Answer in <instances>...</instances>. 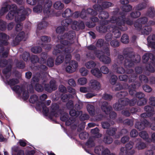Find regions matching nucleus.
Returning a JSON list of instances; mask_svg holds the SVG:
<instances>
[{
  "label": "nucleus",
  "instance_id": "bf43d9fd",
  "mask_svg": "<svg viewBox=\"0 0 155 155\" xmlns=\"http://www.w3.org/2000/svg\"><path fill=\"white\" fill-rule=\"evenodd\" d=\"M47 23L45 21H43L40 23L38 25V28L41 29L47 26Z\"/></svg>",
  "mask_w": 155,
  "mask_h": 155
},
{
  "label": "nucleus",
  "instance_id": "473e14b6",
  "mask_svg": "<svg viewBox=\"0 0 155 155\" xmlns=\"http://www.w3.org/2000/svg\"><path fill=\"white\" fill-rule=\"evenodd\" d=\"M87 109L89 114L91 115H93L94 113V107L91 105L88 104L87 105Z\"/></svg>",
  "mask_w": 155,
  "mask_h": 155
},
{
  "label": "nucleus",
  "instance_id": "f3484780",
  "mask_svg": "<svg viewBox=\"0 0 155 155\" xmlns=\"http://www.w3.org/2000/svg\"><path fill=\"white\" fill-rule=\"evenodd\" d=\"M144 109L147 114L146 113L142 114L141 115V117H147L150 116L155 113V111L153 109L149 106L145 107Z\"/></svg>",
  "mask_w": 155,
  "mask_h": 155
},
{
  "label": "nucleus",
  "instance_id": "0eeeda50",
  "mask_svg": "<svg viewBox=\"0 0 155 155\" xmlns=\"http://www.w3.org/2000/svg\"><path fill=\"white\" fill-rule=\"evenodd\" d=\"M124 59L122 55H119L115 61V64L113 65L114 68L116 69L117 73L119 74H124L125 72V70L124 68L119 66L122 64Z\"/></svg>",
  "mask_w": 155,
  "mask_h": 155
},
{
  "label": "nucleus",
  "instance_id": "69168bd1",
  "mask_svg": "<svg viewBox=\"0 0 155 155\" xmlns=\"http://www.w3.org/2000/svg\"><path fill=\"white\" fill-rule=\"evenodd\" d=\"M79 116H80V119L82 120L87 119L89 117L88 115L85 114H82H82H80V115H79Z\"/></svg>",
  "mask_w": 155,
  "mask_h": 155
},
{
  "label": "nucleus",
  "instance_id": "c756f323",
  "mask_svg": "<svg viewBox=\"0 0 155 155\" xmlns=\"http://www.w3.org/2000/svg\"><path fill=\"white\" fill-rule=\"evenodd\" d=\"M12 9V5H8L5 7L2 8L0 11V14L2 15H3L4 13L8 12V9L10 11Z\"/></svg>",
  "mask_w": 155,
  "mask_h": 155
},
{
  "label": "nucleus",
  "instance_id": "4c0bfd02",
  "mask_svg": "<svg viewBox=\"0 0 155 155\" xmlns=\"http://www.w3.org/2000/svg\"><path fill=\"white\" fill-rule=\"evenodd\" d=\"M82 114L81 111H78L76 112L74 110H71L70 111V114L72 116H76L77 117L79 116L80 114Z\"/></svg>",
  "mask_w": 155,
  "mask_h": 155
},
{
  "label": "nucleus",
  "instance_id": "dca6fc26",
  "mask_svg": "<svg viewBox=\"0 0 155 155\" xmlns=\"http://www.w3.org/2000/svg\"><path fill=\"white\" fill-rule=\"evenodd\" d=\"M78 66L77 62L75 61H71L69 62V65L66 68V71L69 73L74 72Z\"/></svg>",
  "mask_w": 155,
  "mask_h": 155
},
{
  "label": "nucleus",
  "instance_id": "a18cd8bd",
  "mask_svg": "<svg viewBox=\"0 0 155 155\" xmlns=\"http://www.w3.org/2000/svg\"><path fill=\"white\" fill-rule=\"evenodd\" d=\"M31 51L34 53H37L41 51V48L39 47H35L31 48Z\"/></svg>",
  "mask_w": 155,
  "mask_h": 155
},
{
  "label": "nucleus",
  "instance_id": "c03bdc74",
  "mask_svg": "<svg viewBox=\"0 0 155 155\" xmlns=\"http://www.w3.org/2000/svg\"><path fill=\"white\" fill-rule=\"evenodd\" d=\"M147 102V100L145 98L139 99L137 101V104L138 106H142L145 104Z\"/></svg>",
  "mask_w": 155,
  "mask_h": 155
},
{
  "label": "nucleus",
  "instance_id": "680f3d73",
  "mask_svg": "<svg viewBox=\"0 0 155 155\" xmlns=\"http://www.w3.org/2000/svg\"><path fill=\"white\" fill-rule=\"evenodd\" d=\"M110 151L109 149L104 147L102 151V155H110Z\"/></svg>",
  "mask_w": 155,
  "mask_h": 155
},
{
  "label": "nucleus",
  "instance_id": "58836bf2",
  "mask_svg": "<svg viewBox=\"0 0 155 155\" xmlns=\"http://www.w3.org/2000/svg\"><path fill=\"white\" fill-rule=\"evenodd\" d=\"M108 17L109 15L108 13L104 12H101L99 15V17L103 20L107 18Z\"/></svg>",
  "mask_w": 155,
  "mask_h": 155
},
{
  "label": "nucleus",
  "instance_id": "338daca9",
  "mask_svg": "<svg viewBox=\"0 0 155 155\" xmlns=\"http://www.w3.org/2000/svg\"><path fill=\"white\" fill-rule=\"evenodd\" d=\"M47 65L50 67H52L54 64V59L52 58H50L48 59L47 62Z\"/></svg>",
  "mask_w": 155,
  "mask_h": 155
},
{
  "label": "nucleus",
  "instance_id": "37998d69",
  "mask_svg": "<svg viewBox=\"0 0 155 155\" xmlns=\"http://www.w3.org/2000/svg\"><path fill=\"white\" fill-rule=\"evenodd\" d=\"M81 75L82 76H86L88 74V71L85 68H81L79 69Z\"/></svg>",
  "mask_w": 155,
  "mask_h": 155
},
{
  "label": "nucleus",
  "instance_id": "8fccbe9b",
  "mask_svg": "<svg viewBox=\"0 0 155 155\" xmlns=\"http://www.w3.org/2000/svg\"><path fill=\"white\" fill-rule=\"evenodd\" d=\"M104 147L102 146H99L96 147L95 149V152L98 154L102 153V151Z\"/></svg>",
  "mask_w": 155,
  "mask_h": 155
},
{
  "label": "nucleus",
  "instance_id": "603ef678",
  "mask_svg": "<svg viewBox=\"0 0 155 155\" xmlns=\"http://www.w3.org/2000/svg\"><path fill=\"white\" fill-rule=\"evenodd\" d=\"M123 11L124 12H128L130 11L132 9V6L129 5H124L123 7Z\"/></svg>",
  "mask_w": 155,
  "mask_h": 155
},
{
  "label": "nucleus",
  "instance_id": "393cba45",
  "mask_svg": "<svg viewBox=\"0 0 155 155\" xmlns=\"http://www.w3.org/2000/svg\"><path fill=\"white\" fill-rule=\"evenodd\" d=\"M139 136L143 139L146 140L148 142H151L152 141L150 138H148L149 137L146 131H141L139 133Z\"/></svg>",
  "mask_w": 155,
  "mask_h": 155
},
{
  "label": "nucleus",
  "instance_id": "0e129e2a",
  "mask_svg": "<svg viewBox=\"0 0 155 155\" xmlns=\"http://www.w3.org/2000/svg\"><path fill=\"white\" fill-rule=\"evenodd\" d=\"M19 81L17 79L10 80L8 82V84L11 86H13L18 83Z\"/></svg>",
  "mask_w": 155,
  "mask_h": 155
},
{
  "label": "nucleus",
  "instance_id": "3c124183",
  "mask_svg": "<svg viewBox=\"0 0 155 155\" xmlns=\"http://www.w3.org/2000/svg\"><path fill=\"white\" fill-rule=\"evenodd\" d=\"M121 41L123 43H127L128 42V36L126 34L124 35L121 37Z\"/></svg>",
  "mask_w": 155,
  "mask_h": 155
},
{
  "label": "nucleus",
  "instance_id": "79ce46f5",
  "mask_svg": "<svg viewBox=\"0 0 155 155\" xmlns=\"http://www.w3.org/2000/svg\"><path fill=\"white\" fill-rule=\"evenodd\" d=\"M103 140L105 143L110 144L112 142L113 140L109 136H105Z\"/></svg>",
  "mask_w": 155,
  "mask_h": 155
},
{
  "label": "nucleus",
  "instance_id": "7c9ffc66",
  "mask_svg": "<svg viewBox=\"0 0 155 155\" xmlns=\"http://www.w3.org/2000/svg\"><path fill=\"white\" fill-rule=\"evenodd\" d=\"M96 65V63L93 61H90L86 63L85 66L88 69H91L94 68Z\"/></svg>",
  "mask_w": 155,
  "mask_h": 155
},
{
  "label": "nucleus",
  "instance_id": "09e8293b",
  "mask_svg": "<svg viewBox=\"0 0 155 155\" xmlns=\"http://www.w3.org/2000/svg\"><path fill=\"white\" fill-rule=\"evenodd\" d=\"M117 77L115 75H112L111 76L110 79V83L112 84H114L117 80Z\"/></svg>",
  "mask_w": 155,
  "mask_h": 155
},
{
  "label": "nucleus",
  "instance_id": "1a4fd4ad",
  "mask_svg": "<svg viewBox=\"0 0 155 155\" xmlns=\"http://www.w3.org/2000/svg\"><path fill=\"white\" fill-rule=\"evenodd\" d=\"M140 85V84L139 83L136 84H133L131 86H130L128 87L130 94L131 95H133L134 94H135L136 97L139 99L144 98V94L142 92H139L135 94V89L137 86L139 87Z\"/></svg>",
  "mask_w": 155,
  "mask_h": 155
},
{
  "label": "nucleus",
  "instance_id": "412c9836",
  "mask_svg": "<svg viewBox=\"0 0 155 155\" xmlns=\"http://www.w3.org/2000/svg\"><path fill=\"white\" fill-rule=\"evenodd\" d=\"M52 5L51 1L48 0L44 4L43 7V12L45 14H48L49 12V9Z\"/></svg>",
  "mask_w": 155,
  "mask_h": 155
},
{
  "label": "nucleus",
  "instance_id": "ea45409f",
  "mask_svg": "<svg viewBox=\"0 0 155 155\" xmlns=\"http://www.w3.org/2000/svg\"><path fill=\"white\" fill-rule=\"evenodd\" d=\"M78 82L79 84L84 85L87 83V80L85 78H81L78 79Z\"/></svg>",
  "mask_w": 155,
  "mask_h": 155
},
{
  "label": "nucleus",
  "instance_id": "052dcab7",
  "mask_svg": "<svg viewBox=\"0 0 155 155\" xmlns=\"http://www.w3.org/2000/svg\"><path fill=\"white\" fill-rule=\"evenodd\" d=\"M110 45L111 46L114 47H118L119 45V42L116 40H112L110 42Z\"/></svg>",
  "mask_w": 155,
  "mask_h": 155
},
{
  "label": "nucleus",
  "instance_id": "6e6d98bb",
  "mask_svg": "<svg viewBox=\"0 0 155 155\" xmlns=\"http://www.w3.org/2000/svg\"><path fill=\"white\" fill-rule=\"evenodd\" d=\"M88 136V134L85 132H81L79 135L80 138L81 139H86L87 138Z\"/></svg>",
  "mask_w": 155,
  "mask_h": 155
},
{
  "label": "nucleus",
  "instance_id": "bb28decb",
  "mask_svg": "<svg viewBox=\"0 0 155 155\" xmlns=\"http://www.w3.org/2000/svg\"><path fill=\"white\" fill-rule=\"evenodd\" d=\"M91 74L94 76L98 78L101 77L102 74L99 70L97 68H94L91 70Z\"/></svg>",
  "mask_w": 155,
  "mask_h": 155
},
{
  "label": "nucleus",
  "instance_id": "f03ea898",
  "mask_svg": "<svg viewBox=\"0 0 155 155\" xmlns=\"http://www.w3.org/2000/svg\"><path fill=\"white\" fill-rule=\"evenodd\" d=\"M109 22V21H108L107 20H105L104 21V23H103L105 25H106L108 24ZM126 19L123 15H122L121 17L118 18L115 16L112 17L111 18L110 21H109V23H115L117 25L116 27L115 26H112L111 28L113 30V32L115 36V37L116 38H118L121 35L118 29H117V28H119L122 31H124L127 29V28L123 29L122 28V26H124L126 23Z\"/></svg>",
  "mask_w": 155,
  "mask_h": 155
},
{
  "label": "nucleus",
  "instance_id": "de8ad7c7",
  "mask_svg": "<svg viewBox=\"0 0 155 155\" xmlns=\"http://www.w3.org/2000/svg\"><path fill=\"white\" fill-rule=\"evenodd\" d=\"M101 72L104 74H107L109 72L108 68L105 66H102L100 68Z\"/></svg>",
  "mask_w": 155,
  "mask_h": 155
},
{
  "label": "nucleus",
  "instance_id": "423d86ee",
  "mask_svg": "<svg viewBox=\"0 0 155 155\" xmlns=\"http://www.w3.org/2000/svg\"><path fill=\"white\" fill-rule=\"evenodd\" d=\"M136 101L135 98L132 99L130 101L129 99L127 98H120L119 100V103H116L114 105L113 107L115 110H119L122 108L123 106L129 104L131 106H134Z\"/></svg>",
  "mask_w": 155,
  "mask_h": 155
},
{
  "label": "nucleus",
  "instance_id": "864d4df0",
  "mask_svg": "<svg viewBox=\"0 0 155 155\" xmlns=\"http://www.w3.org/2000/svg\"><path fill=\"white\" fill-rule=\"evenodd\" d=\"M128 93L125 91H121L117 94L116 96L118 98H122L127 96Z\"/></svg>",
  "mask_w": 155,
  "mask_h": 155
},
{
  "label": "nucleus",
  "instance_id": "7ed1b4c3",
  "mask_svg": "<svg viewBox=\"0 0 155 155\" xmlns=\"http://www.w3.org/2000/svg\"><path fill=\"white\" fill-rule=\"evenodd\" d=\"M12 9L11 10L6 16L8 20H12L15 16V21L17 22H19L24 21L25 18V15L30 13L31 12V10L28 8L26 9L27 13L23 10H20L16 12L17 7L15 5H12Z\"/></svg>",
  "mask_w": 155,
  "mask_h": 155
},
{
  "label": "nucleus",
  "instance_id": "5fc2aeb1",
  "mask_svg": "<svg viewBox=\"0 0 155 155\" xmlns=\"http://www.w3.org/2000/svg\"><path fill=\"white\" fill-rule=\"evenodd\" d=\"M37 100V96L35 95H33L31 96L29 99V101L31 103L33 104L36 102Z\"/></svg>",
  "mask_w": 155,
  "mask_h": 155
},
{
  "label": "nucleus",
  "instance_id": "2f4dec72",
  "mask_svg": "<svg viewBox=\"0 0 155 155\" xmlns=\"http://www.w3.org/2000/svg\"><path fill=\"white\" fill-rule=\"evenodd\" d=\"M54 6L55 9H61L64 7L63 4L59 1L56 2L54 4Z\"/></svg>",
  "mask_w": 155,
  "mask_h": 155
},
{
  "label": "nucleus",
  "instance_id": "9b49d317",
  "mask_svg": "<svg viewBox=\"0 0 155 155\" xmlns=\"http://www.w3.org/2000/svg\"><path fill=\"white\" fill-rule=\"evenodd\" d=\"M134 57L135 58V60L134 61V62L137 63L140 62V58L139 55H137L135 57L134 56H132L131 57L129 56H127L126 57L124 60V66L126 67L132 66L134 65V63L132 61V60Z\"/></svg>",
  "mask_w": 155,
  "mask_h": 155
},
{
  "label": "nucleus",
  "instance_id": "ddd939ff",
  "mask_svg": "<svg viewBox=\"0 0 155 155\" xmlns=\"http://www.w3.org/2000/svg\"><path fill=\"white\" fill-rule=\"evenodd\" d=\"M90 90L92 91H98L101 88L100 83L97 81L92 79L90 81L89 83Z\"/></svg>",
  "mask_w": 155,
  "mask_h": 155
},
{
  "label": "nucleus",
  "instance_id": "b1692460",
  "mask_svg": "<svg viewBox=\"0 0 155 155\" xmlns=\"http://www.w3.org/2000/svg\"><path fill=\"white\" fill-rule=\"evenodd\" d=\"M25 33L23 31L20 32L16 37L14 41V44L17 45L20 41L24 39Z\"/></svg>",
  "mask_w": 155,
  "mask_h": 155
},
{
  "label": "nucleus",
  "instance_id": "20e7f679",
  "mask_svg": "<svg viewBox=\"0 0 155 155\" xmlns=\"http://www.w3.org/2000/svg\"><path fill=\"white\" fill-rule=\"evenodd\" d=\"M36 108L37 109L39 110L43 109V113L47 116H49L51 118H52L54 116L55 117L58 116L57 114H56V110L57 107L56 104H53L52 105L51 109H48L47 107H46L44 102H37Z\"/></svg>",
  "mask_w": 155,
  "mask_h": 155
},
{
  "label": "nucleus",
  "instance_id": "aec40b11",
  "mask_svg": "<svg viewBox=\"0 0 155 155\" xmlns=\"http://www.w3.org/2000/svg\"><path fill=\"white\" fill-rule=\"evenodd\" d=\"M147 21V19L146 17L139 19L134 24V26L137 29H141L142 27L141 24H144Z\"/></svg>",
  "mask_w": 155,
  "mask_h": 155
},
{
  "label": "nucleus",
  "instance_id": "a878e982",
  "mask_svg": "<svg viewBox=\"0 0 155 155\" xmlns=\"http://www.w3.org/2000/svg\"><path fill=\"white\" fill-rule=\"evenodd\" d=\"M135 153V151L134 150H132L130 152H128L127 150H125L124 147H122L120 149L119 152L120 155H125V154L130 155H133Z\"/></svg>",
  "mask_w": 155,
  "mask_h": 155
},
{
  "label": "nucleus",
  "instance_id": "cd10ccee",
  "mask_svg": "<svg viewBox=\"0 0 155 155\" xmlns=\"http://www.w3.org/2000/svg\"><path fill=\"white\" fill-rule=\"evenodd\" d=\"M73 14V12L70 9L68 8L62 13V16L64 17L68 18L71 17Z\"/></svg>",
  "mask_w": 155,
  "mask_h": 155
},
{
  "label": "nucleus",
  "instance_id": "774afa93",
  "mask_svg": "<svg viewBox=\"0 0 155 155\" xmlns=\"http://www.w3.org/2000/svg\"><path fill=\"white\" fill-rule=\"evenodd\" d=\"M138 132L135 129L132 130L130 132V135L132 137H135L138 135Z\"/></svg>",
  "mask_w": 155,
  "mask_h": 155
},
{
  "label": "nucleus",
  "instance_id": "a211bd4d",
  "mask_svg": "<svg viewBox=\"0 0 155 155\" xmlns=\"http://www.w3.org/2000/svg\"><path fill=\"white\" fill-rule=\"evenodd\" d=\"M150 126V123L146 120H143V122H137L135 124V127L139 130L144 129L146 127Z\"/></svg>",
  "mask_w": 155,
  "mask_h": 155
},
{
  "label": "nucleus",
  "instance_id": "c9c22d12",
  "mask_svg": "<svg viewBox=\"0 0 155 155\" xmlns=\"http://www.w3.org/2000/svg\"><path fill=\"white\" fill-rule=\"evenodd\" d=\"M59 53L60 54V55L59 56L56 58L55 61V64L57 65H58L60 64L61 63L64 61V57L61 55V54H62V53Z\"/></svg>",
  "mask_w": 155,
  "mask_h": 155
},
{
  "label": "nucleus",
  "instance_id": "49530a36",
  "mask_svg": "<svg viewBox=\"0 0 155 155\" xmlns=\"http://www.w3.org/2000/svg\"><path fill=\"white\" fill-rule=\"evenodd\" d=\"M116 131V129L115 128H111L107 131V134L110 136H113Z\"/></svg>",
  "mask_w": 155,
  "mask_h": 155
},
{
  "label": "nucleus",
  "instance_id": "6e6552de",
  "mask_svg": "<svg viewBox=\"0 0 155 155\" xmlns=\"http://www.w3.org/2000/svg\"><path fill=\"white\" fill-rule=\"evenodd\" d=\"M102 110L106 114H110V117L113 119L115 118L116 117V114L114 112H111L112 108L106 102H104L101 107Z\"/></svg>",
  "mask_w": 155,
  "mask_h": 155
},
{
  "label": "nucleus",
  "instance_id": "13d9d810",
  "mask_svg": "<svg viewBox=\"0 0 155 155\" xmlns=\"http://www.w3.org/2000/svg\"><path fill=\"white\" fill-rule=\"evenodd\" d=\"M139 78L141 82H143L144 83H147L148 81L147 78L145 75H140L139 77Z\"/></svg>",
  "mask_w": 155,
  "mask_h": 155
},
{
  "label": "nucleus",
  "instance_id": "5701e85b",
  "mask_svg": "<svg viewBox=\"0 0 155 155\" xmlns=\"http://www.w3.org/2000/svg\"><path fill=\"white\" fill-rule=\"evenodd\" d=\"M42 4V1H38V4L33 8V11L34 12L36 13L41 12L43 9V7Z\"/></svg>",
  "mask_w": 155,
  "mask_h": 155
},
{
  "label": "nucleus",
  "instance_id": "72a5a7b5",
  "mask_svg": "<svg viewBox=\"0 0 155 155\" xmlns=\"http://www.w3.org/2000/svg\"><path fill=\"white\" fill-rule=\"evenodd\" d=\"M99 130L97 128L92 129L91 132L97 138H99L101 137L102 135L99 133Z\"/></svg>",
  "mask_w": 155,
  "mask_h": 155
},
{
  "label": "nucleus",
  "instance_id": "4d7b16f0",
  "mask_svg": "<svg viewBox=\"0 0 155 155\" xmlns=\"http://www.w3.org/2000/svg\"><path fill=\"white\" fill-rule=\"evenodd\" d=\"M41 58L39 62L41 64H44L45 63V59L47 58V56L46 54L42 53L41 54Z\"/></svg>",
  "mask_w": 155,
  "mask_h": 155
},
{
  "label": "nucleus",
  "instance_id": "a19ab883",
  "mask_svg": "<svg viewBox=\"0 0 155 155\" xmlns=\"http://www.w3.org/2000/svg\"><path fill=\"white\" fill-rule=\"evenodd\" d=\"M134 144V143L132 141H130L129 143L126 144V148L127 151L130 152V151L133 150H131V149L133 147Z\"/></svg>",
  "mask_w": 155,
  "mask_h": 155
},
{
  "label": "nucleus",
  "instance_id": "6ab92c4d",
  "mask_svg": "<svg viewBox=\"0 0 155 155\" xmlns=\"http://www.w3.org/2000/svg\"><path fill=\"white\" fill-rule=\"evenodd\" d=\"M45 90L49 92H50L53 90H55L57 88L55 81L54 80L51 81L50 84H46L45 85Z\"/></svg>",
  "mask_w": 155,
  "mask_h": 155
},
{
  "label": "nucleus",
  "instance_id": "f8f14e48",
  "mask_svg": "<svg viewBox=\"0 0 155 155\" xmlns=\"http://www.w3.org/2000/svg\"><path fill=\"white\" fill-rule=\"evenodd\" d=\"M12 89L19 94H22V97L25 100H26L28 98V92L24 91L25 89L24 87H20L19 86L16 85L13 87Z\"/></svg>",
  "mask_w": 155,
  "mask_h": 155
},
{
  "label": "nucleus",
  "instance_id": "f704fd0d",
  "mask_svg": "<svg viewBox=\"0 0 155 155\" xmlns=\"http://www.w3.org/2000/svg\"><path fill=\"white\" fill-rule=\"evenodd\" d=\"M94 137H91L86 143V145L88 147H91L94 146Z\"/></svg>",
  "mask_w": 155,
  "mask_h": 155
},
{
  "label": "nucleus",
  "instance_id": "4468645a",
  "mask_svg": "<svg viewBox=\"0 0 155 155\" xmlns=\"http://www.w3.org/2000/svg\"><path fill=\"white\" fill-rule=\"evenodd\" d=\"M97 57L100 60L105 64H108L110 63L111 61L110 58L104 55V53L102 51H98L96 54Z\"/></svg>",
  "mask_w": 155,
  "mask_h": 155
},
{
  "label": "nucleus",
  "instance_id": "39448f33",
  "mask_svg": "<svg viewBox=\"0 0 155 155\" xmlns=\"http://www.w3.org/2000/svg\"><path fill=\"white\" fill-rule=\"evenodd\" d=\"M9 38V36L5 34L2 33H0V42H1L2 44L7 45L8 44L7 41ZM0 45H1V44H0ZM3 51L4 48L1 45H0V58L2 57L3 58L6 57L7 56L8 52H3ZM8 64V63L6 61H1L0 60V67H4Z\"/></svg>",
  "mask_w": 155,
  "mask_h": 155
},
{
  "label": "nucleus",
  "instance_id": "4be33fe9",
  "mask_svg": "<svg viewBox=\"0 0 155 155\" xmlns=\"http://www.w3.org/2000/svg\"><path fill=\"white\" fill-rule=\"evenodd\" d=\"M142 58L144 63L147 61L149 58L152 59L153 62L155 63V57L151 53L145 54L143 56Z\"/></svg>",
  "mask_w": 155,
  "mask_h": 155
},
{
  "label": "nucleus",
  "instance_id": "c85d7f7f",
  "mask_svg": "<svg viewBox=\"0 0 155 155\" xmlns=\"http://www.w3.org/2000/svg\"><path fill=\"white\" fill-rule=\"evenodd\" d=\"M12 9V5H8L5 7L2 8L0 11V14L2 15H3L4 13L8 12V9L10 11Z\"/></svg>",
  "mask_w": 155,
  "mask_h": 155
},
{
  "label": "nucleus",
  "instance_id": "e433bc0d",
  "mask_svg": "<svg viewBox=\"0 0 155 155\" xmlns=\"http://www.w3.org/2000/svg\"><path fill=\"white\" fill-rule=\"evenodd\" d=\"M146 147L145 144L142 142H140L136 144L135 148L138 150H142Z\"/></svg>",
  "mask_w": 155,
  "mask_h": 155
},
{
  "label": "nucleus",
  "instance_id": "2eb2a0df",
  "mask_svg": "<svg viewBox=\"0 0 155 155\" xmlns=\"http://www.w3.org/2000/svg\"><path fill=\"white\" fill-rule=\"evenodd\" d=\"M71 22L70 19H67L61 22L62 26L58 27L56 29V32L58 33H61L65 29L64 27H66L69 25Z\"/></svg>",
  "mask_w": 155,
  "mask_h": 155
},
{
  "label": "nucleus",
  "instance_id": "f257e3e1",
  "mask_svg": "<svg viewBox=\"0 0 155 155\" xmlns=\"http://www.w3.org/2000/svg\"><path fill=\"white\" fill-rule=\"evenodd\" d=\"M60 37L58 35V38L59 39L60 38L61 44L56 46L53 51V54L56 55L60 52H64L65 55V61L67 63L71 58V56L70 53L72 51V49L71 46L74 42L75 38V34L73 31L72 34H70L68 35L67 34H65L62 37Z\"/></svg>",
  "mask_w": 155,
  "mask_h": 155
},
{
  "label": "nucleus",
  "instance_id": "e2e57ef3",
  "mask_svg": "<svg viewBox=\"0 0 155 155\" xmlns=\"http://www.w3.org/2000/svg\"><path fill=\"white\" fill-rule=\"evenodd\" d=\"M6 23L2 20H0V30H4L6 29Z\"/></svg>",
  "mask_w": 155,
  "mask_h": 155
},
{
  "label": "nucleus",
  "instance_id": "9d476101",
  "mask_svg": "<svg viewBox=\"0 0 155 155\" xmlns=\"http://www.w3.org/2000/svg\"><path fill=\"white\" fill-rule=\"evenodd\" d=\"M39 80L38 78L37 77H33L31 81V86L30 87V91L33 92V86L35 85V89L38 92L42 91L43 90V87L40 84L37 83Z\"/></svg>",
  "mask_w": 155,
  "mask_h": 155
}]
</instances>
